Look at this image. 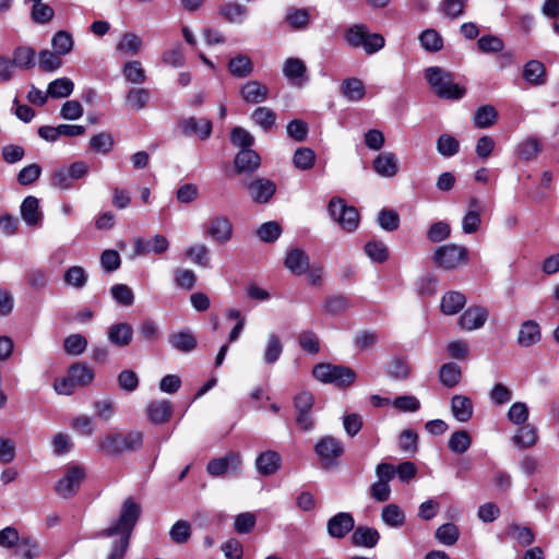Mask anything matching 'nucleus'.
I'll list each match as a JSON object with an SVG mask.
<instances>
[{
  "mask_svg": "<svg viewBox=\"0 0 559 559\" xmlns=\"http://www.w3.org/2000/svg\"><path fill=\"white\" fill-rule=\"evenodd\" d=\"M140 513V506L132 498H128L121 507L117 521L102 532V536L115 538L107 559H123Z\"/></svg>",
  "mask_w": 559,
  "mask_h": 559,
  "instance_id": "f257e3e1",
  "label": "nucleus"
},
{
  "mask_svg": "<svg viewBox=\"0 0 559 559\" xmlns=\"http://www.w3.org/2000/svg\"><path fill=\"white\" fill-rule=\"evenodd\" d=\"M425 78L430 87L440 98L460 99L466 93V90L463 86L454 82L453 75L450 72L439 67H430L426 69Z\"/></svg>",
  "mask_w": 559,
  "mask_h": 559,
  "instance_id": "f03ea898",
  "label": "nucleus"
},
{
  "mask_svg": "<svg viewBox=\"0 0 559 559\" xmlns=\"http://www.w3.org/2000/svg\"><path fill=\"white\" fill-rule=\"evenodd\" d=\"M142 443L143 435L140 431H130L126 435L109 433L99 440L98 450L106 455H118L139 450Z\"/></svg>",
  "mask_w": 559,
  "mask_h": 559,
  "instance_id": "7ed1b4c3",
  "label": "nucleus"
},
{
  "mask_svg": "<svg viewBox=\"0 0 559 559\" xmlns=\"http://www.w3.org/2000/svg\"><path fill=\"white\" fill-rule=\"evenodd\" d=\"M344 40L352 48L362 47L365 52L372 55L384 47V38L378 33L370 34L362 24H356L344 33Z\"/></svg>",
  "mask_w": 559,
  "mask_h": 559,
  "instance_id": "20e7f679",
  "label": "nucleus"
},
{
  "mask_svg": "<svg viewBox=\"0 0 559 559\" xmlns=\"http://www.w3.org/2000/svg\"><path fill=\"white\" fill-rule=\"evenodd\" d=\"M312 374L320 382L337 386L350 385L356 378L355 372L350 368L331 364H318L314 366Z\"/></svg>",
  "mask_w": 559,
  "mask_h": 559,
  "instance_id": "39448f33",
  "label": "nucleus"
},
{
  "mask_svg": "<svg viewBox=\"0 0 559 559\" xmlns=\"http://www.w3.org/2000/svg\"><path fill=\"white\" fill-rule=\"evenodd\" d=\"M433 261L443 270H455L467 263L468 250L466 247L455 243L440 246L433 252Z\"/></svg>",
  "mask_w": 559,
  "mask_h": 559,
  "instance_id": "423d86ee",
  "label": "nucleus"
},
{
  "mask_svg": "<svg viewBox=\"0 0 559 559\" xmlns=\"http://www.w3.org/2000/svg\"><path fill=\"white\" fill-rule=\"evenodd\" d=\"M328 211L333 221H335L345 231H354L359 223V214L354 206H349L341 198H332Z\"/></svg>",
  "mask_w": 559,
  "mask_h": 559,
  "instance_id": "0eeeda50",
  "label": "nucleus"
},
{
  "mask_svg": "<svg viewBox=\"0 0 559 559\" xmlns=\"http://www.w3.org/2000/svg\"><path fill=\"white\" fill-rule=\"evenodd\" d=\"M205 235L219 245H226L233 238L234 226L227 216H213L206 224Z\"/></svg>",
  "mask_w": 559,
  "mask_h": 559,
  "instance_id": "6e6552de",
  "label": "nucleus"
},
{
  "mask_svg": "<svg viewBox=\"0 0 559 559\" xmlns=\"http://www.w3.org/2000/svg\"><path fill=\"white\" fill-rule=\"evenodd\" d=\"M85 476L84 468L79 465L70 466L64 476L56 484V492L62 498L72 497L78 489Z\"/></svg>",
  "mask_w": 559,
  "mask_h": 559,
  "instance_id": "1a4fd4ad",
  "label": "nucleus"
},
{
  "mask_svg": "<svg viewBox=\"0 0 559 559\" xmlns=\"http://www.w3.org/2000/svg\"><path fill=\"white\" fill-rule=\"evenodd\" d=\"M241 456L239 453L229 452L225 456L215 457L206 465V472L212 477L223 476L227 472L237 473L241 467Z\"/></svg>",
  "mask_w": 559,
  "mask_h": 559,
  "instance_id": "9d476101",
  "label": "nucleus"
},
{
  "mask_svg": "<svg viewBox=\"0 0 559 559\" xmlns=\"http://www.w3.org/2000/svg\"><path fill=\"white\" fill-rule=\"evenodd\" d=\"M314 450L320 460L326 465H331L344 454L343 443L332 436L321 438L317 442Z\"/></svg>",
  "mask_w": 559,
  "mask_h": 559,
  "instance_id": "9b49d317",
  "label": "nucleus"
},
{
  "mask_svg": "<svg viewBox=\"0 0 559 559\" xmlns=\"http://www.w3.org/2000/svg\"><path fill=\"white\" fill-rule=\"evenodd\" d=\"M489 312L485 307L471 306L457 319V326L462 331H475L483 328Z\"/></svg>",
  "mask_w": 559,
  "mask_h": 559,
  "instance_id": "f8f14e48",
  "label": "nucleus"
},
{
  "mask_svg": "<svg viewBox=\"0 0 559 559\" xmlns=\"http://www.w3.org/2000/svg\"><path fill=\"white\" fill-rule=\"evenodd\" d=\"M169 248L168 239L163 235H155L150 239L138 237L134 239L133 255L162 254Z\"/></svg>",
  "mask_w": 559,
  "mask_h": 559,
  "instance_id": "ddd939ff",
  "label": "nucleus"
},
{
  "mask_svg": "<svg viewBox=\"0 0 559 559\" xmlns=\"http://www.w3.org/2000/svg\"><path fill=\"white\" fill-rule=\"evenodd\" d=\"M247 189L255 203H267L274 195L276 186L270 179L258 178L249 182Z\"/></svg>",
  "mask_w": 559,
  "mask_h": 559,
  "instance_id": "4468645a",
  "label": "nucleus"
},
{
  "mask_svg": "<svg viewBox=\"0 0 559 559\" xmlns=\"http://www.w3.org/2000/svg\"><path fill=\"white\" fill-rule=\"evenodd\" d=\"M326 526L328 533L331 537L343 538L347 533H349L354 528L355 521L350 513L340 512L328 521Z\"/></svg>",
  "mask_w": 559,
  "mask_h": 559,
  "instance_id": "2eb2a0df",
  "label": "nucleus"
},
{
  "mask_svg": "<svg viewBox=\"0 0 559 559\" xmlns=\"http://www.w3.org/2000/svg\"><path fill=\"white\" fill-rule=\"evenodd\" d=\"M374 171L384 178H392L399 173V160L393 152H382L372 162Z\"/></svg>",
  "mask_w": 559,
  "mask_h": 559,
  "instance_id": "dca6fc26",
  "label": "nucleus"
},
{
  "mask_svg": "<svg viewBox=\"0 0 559 559\" xmlns=\"http://www.w3.org/2000/svg\"><path fill=\"white\" fill-rule=\"evenodd\" d=\"M20 212L27 226L37 227L41 225L43 213L39 209V200L36 197H26L21 204Z\"/></svg>",
  "mask_w": 559,
  "mask_h": 559,
  "instance_id": "f3484780",
  "label": "nucleus"
},
{
  "mask_svg": "<svg viewBox=\"0 0 559 559\" xmlns=\"http://www.w3.org/2000/svg\"><path fill=\"white\" fill-rule=\"evenodd\" d=\"M542 340L540 325L535 320H526L521 323L518 332V344L521 347H530Z\"/></svg>",
  "mask_w": 559,
  "mask_h": 559,
  "instance_id": "a211bd4d",
  "label": "nucleus"
},
{
  "mask_svg": "<svg viewBox=\"0 0 559 559\" xmlns=\"http://www.w3.org/2000/svg\"><path fill=\"white\" fill-rule=\"evenodd\" d=\"M108 341L118 347H126L133 338V326L127 322L111 324L107 330Z\"/></svg>",
  "mask_w": 559,
  "mask_h": 559,
  "instance_id": "6ab92c4d",
  "label": "nucleus"
},
{
  "mask_svg": "<svg viewBox=\"0 0 559 559\" xmlns=\"http://www.w3.org/2000/svg\"><path fill=\"white\" fill-rule=\"evenodd\" d=\"M143 38L135 33H123L116 45V51L120 56H136L143 49Z\"/></svg>",
  "mask_w": 559,
  "mask_h": 559,
  "instance_id": "aec40b11",
  "label": "nucleus"
},
{
  "mask_svg": "<svg viewBox=\"0 0 559 559\" xmlns=\"http://www.w3.org/2000/svg\"><path fill=\"white\" fill-rule=\"evenodd\" d=\"M282 463V457L276 451H265L255 459L257 472L262 476H271L275 474Z\"/></svg>",
  "mask_w": 559,
  "mask_h": 559,
  "instance_id": "412c9836",
  "label": "nucleus"
},
{
  "mask_svg": "<svg viewBox=\"0 0 559 559\" xmlns=\"http://www.w3.org/2000/svg\"><path fill=\"white\" fill-rule=\"evenodd\" d=\"M284 264L295 275H304L309 270V257L301 249L295 248L287 252Z\"/></svg>",
  "mask_w": 559,
  "mask_h": 559,
  "instance_id": "4be33fe9",
  "label": "nucleus"
},
{
  "mask_svg": "<svg viewBox=\"0 0 559 559\" xmlns=\"http://www.w3.org/2000/svg\"><path fill=\"white\" fill-rule=\"evenodd\" d=\"M450 408L453 417L460 423H466L473 417L474 405L466 395L456 394L452 396Z\"/></svg>",
  "mask_w": 559,
  "mask_h": 559,
  "instance_id": "5701e85b",
  "label": "nucleus"
},
{
  "mask_svg": "<svg viewBox=\"0 0 559 559\" xmlns=\"http://www.w3.org/2000/svg\"><path fill=\"white\" fill-rule=\"evenodd\" d=\"M240 95L247 104H259L267 98L269 88L258 81H249L241 86Z\"/></svg>",
  "mask_w": 559,
  "mask_h": 559,
  "instance_id": "b1692460",
  "label": "nucleus"
},
{
  "mask_svg": "<svg viewBox=\"0 0 559 559\" xmlns=\"http://www.w3.org/2000/svg\"><path fill=\"white\" fill-rule=\"evenodd\" d=\"M186 134H195L201 140L207 139L212 133V122L205 118L190 117L180 123Z\"/></svg>",
  "mask_w": 559,
  "mask_h": 559,
  "instance_id": "393cba45",
  "label": "nucleus"
},
{
  "mask_svg": "<svg viewBox=\"0 0 559 559\" xmlns=\"http://www.w3.org/2000/svg\"><path fill=\"white\" fill-rule=\"evenodd\" d=\"M235 169L238 174L253 173L260 166L261 159L251 148L241 150L235 157Z\"/></svg>",
  "mask_w": 559,
  "mask_h": 559,
  "instance_id": "a878e982",
  "label": "nucleus"
},
{
  "mask_svg": "<svg viewBox=\"0 0 559 559\" xmlns=\"http://www.w3.org/2000/svg\"><path fill=\"white\" fill-rule=\"evenodd\" d=\"M306 64L298 58H288L283 66L284 75L295 85H302L306 81Z\"/></svg>",
  "mask_w": 559,
  "mask_h": 559,
  "instance_id": "bb28decb",
  "label": "nucleus"
},
{
  "mask_svg": "<svg viewBox=\"0 0 559 559\" xmlns=\"http://www.w3.org/2000/svg\"><path fill=\"white\" fill-rule=\"evenodd\" d=\"M512 441L520 449L534 447L538 441L536 427L531 424L522 425L512 437Z\"/></svg>",
  "mask_w": 559,
  "mask_h": 559,
  "instance_id": "cd10ccee",
  "label": "nucleus"
},
{
  "mask_svg": "<svg viewBox=\"0 0 559 559\" xmlns=\"http://www.w3.org/2000/svg\"><path fill=\"white\" fill-rule=\"evenodd\" d=\"M168 342L173 348L182 353H190L198 345L195 336L188 330L169 334Z\"/></svg>",
  "mask_w": 559,
  "mask_h": 559,
  "instance_id": "c85d7f7f",
  "label": "nucleus"
},
{
  "mask_svg": "<svg viewBox=\"0 0 559 559\" xmlns=\"http://www.w3.org/2000/svg\"><path fill=\"white\" fill-rule=\"evenodd\" d=\"M524 80L535 86H539L546 83V70L545 66L537 60H531L524 66L523 70Z\"/></svg>",
  "mask_w": 559,
  "mask_h": 559,
  "instance_id": "c756f323",
  "label": "nucleus"
},
{
  "mask_svg": "<svg viewBox=\"0 0 559 559\" xmlns=\"http://www.w3.org/2000/svg\"><path fill=\"white\" fill-rule=\"evenodd\" d=\"M379 539V532L376 528L367 526H358L352 535V542L354 545L367 548L374 547Z\"/></svg>",
  "mask_w": 559,
  "mask_h": 559,
  "instance_id": "7c9ffc66",
  "label": "nucleus"
},
{
  "mask_svg": "<svg viewBox=\"0 0 559 559\" xmlns=\"http://www.w3.org/2000/svg\"><path fill=\"white\" fill-rule=\"evenodd\" d=\"M381 520L392 528H400L405 524L406 516L400 506L390 503L382 508Z\"/></svg>",
  "mask_w": 559,
  "mask_h": 559,
  "instance_id": "2f4dec72",
  "label": "nucleus"
},
{
  "mask_svg": "<svg viewBox=\"0 0 559 559\" xmlns=\"http://www.w3.org/2000/svg\"><path fill=\"white\" fill-rule=\"evenodd\" d=\"M228 71L235 78L245 79L253 72V63L246 55H238L228 62Z\"/></svg>",
  "mask_w": 559,
  "mask_h": 559,
  "instance_id": "473e14b6",
  "label": "nucleus"
},
{
  "mask_svg": "<svg viewBox=\"0 0 559 559\" xmlns=\"http://www.w3.org/2000/svg\"><path fill=\"white\" fill-rule=\"evenodd\" d=\"M171 404L166 401H155L147 405L146 414L148 419L154 424H163L170 417Z\"/></svg>",
  "mask_w": 559,
  "mask_h": 559,
  "instance_id": "72a5a7b5",
  "label": "nucleus"
},
{
  "mask_svg": "<svg viewBox=\"0 0 559 559\" xmlns=\"http://www.w3.org/2000/svg\"><path fill=\"white\" fill-rule=\"evenodd\" d=\"M462 380V370L455 362H445L439 369V381L447 388L457 385Z\"/></svg>",
  "mask_w": 559,
  "mask_h": 559,
  "instance_id": "f704fd0d",
  "label": "nucleus"
},
{
  "mask_svg": "<svg viewBox=\"0 0 559 559\" xmlns=\"http://www.w3.org/2000/svg\"><path fill=\"white\" fill-rule=\"evenodd\" d=\"M122 74L128 83L141 85L145 83L146 72L139 60L127 61L122 67Z\"/></svg>",
  "mask_w": 559,
  "mask_h": 559,
  "instance_id": "c9c22d12",
  "label": "nucleus"
},
{
  "mask_svg": "<svg viewBox=\"0 0 559 559\" xmlns=\"http://www.w3.org/2000/svg\"><path fill=\"white\" fill-rule=\"evenodd\" d=\"M466 304L465 296L460 292H449L441 299V311L444 314H456Z\"/></svg>",
  "mask_w": 559,
  "mask_h": 559,
  "instance_id": "e433bc0d",
  "label": "nucleus"
},
{
  "mask_svg": "<svg viewBox=\"0 0 559 559\" xmlns=\"http://www.w3.org/2000/svg\"><path fill=\"white\" fill-rule=\"evenodd\" d=\"M283 353V343L278 335L271 333L263 349V361L267 365L275 364Z\"/></svg>",
  "mask_w": 559,
  "mask_h": 559,
  "instance_id": "4c0bfd02",
  "label": "nucleus"
},
{
  "mask_svg": "<svg viewBox=\"0 0 559 559\" xmlns=\"http://www.w3.org/2000/svg\"><path fill=\"white\" fill-rule=\"evenodd\" d=\"M248 10L237 2H228L219 7L218 14L229 23H242Z\"/></svg>",
  "mask_w": 559,
  "mask_h": 559,
  "instance_id": "58836bf2",
  "label": "nucleus"
},
{
  "mask_svg": "<svg viewBox=\"0 0 559 559\" xmlns=\"http://www.w3.org/2000/svg\"><path fill=\"white\" fill-rule=\"evenodd\" d=\"M251 120L264 131H270L275 127L276 114L269 107H258L252 111Z\"/></svg>",
  "mask_w": 559,
  "mask_h": 559,
  "instance_id": "ea45409f",
  "label": "nucleus"
},
{
  "mask_svg": "<svg viewBox=\"0 0 559 559\" xmlns=\"http://www.w3.org/2000/svg\"><path fill=\"white\" fill-rule=\"evenodd\" d=\"M25 281L33 292L39 293L48 286V273L45 269L33 267L26 271Z\"/></svg>",
  "mask_w": 559,
  "mask_h": 559,
  "instance_id": "a19ab883",
  "label": "nucleus"
},
{
  "mask_svg": "<svg viewBox=\"0 0 559 559\" xmlns=\"http://www.w3.org/2000/svg\"><path fill=\"white\" fill-rule=\"evenodd\" d=\"M342 94L349 102H358L365 97V85L362 81L357 78L347 79L342 84Z\"/></svg>",
  "mask_w": 559,
  "mask_h": 559,
  "instance_id": "79ce46f5",
  "label": "nucleus"
},
{
  "mask_svg": "<svg viewBox=\"0 0 559 559\" xmlns=\"http://www.w3.org/2000/svg\"><path fill=\"white\" fill-rule=\"evenodd\" d=\"M74 83L69 78H59L48 84L47 95L51 98H64L72 94Z\"/></svg>",
  "mask_w": 559,
  "mask_h": 559,
  "instance_id": "37998d69",
  "label": "nucleus"
},
{
  "mask_svg": "<svg viewBox=\"0 0 559 559\" xmlns=\"http://www.w3.org/2000/svg\"><path fill=\"white\" fill-rule=\"evenodd\" d=\"M86 271L79 265L70 266L63 274L64 284L75 289H82L87 283Z\"/></svg>",
  "mask_w": 559,
  "mask_h": 559,
  "instance_id": "c03bdc74",
  "label": "nucleus"
},
{
  "mask_svg": "<svg viewBox=\"0 0 559 559\" xmlns=\"http://www.w3.org/2000/svg\"><path fill=\"white\" fill-rule=\"evenodd\" d=\"M472 444V437L466 430L454 431L449 439V449L456 454L465 453Z\"/></svg>",
  "mask_w": 559,
  "mask_h": 559,
  "instance_id": "a18cd8bd",
  "label": "nucleus"
},
{
  "mask_svg": "<svg viewBox=\"0 0 559 559\" xmlns=\"http://www.w3.org/2000/svg\"><path fill=\"white\" fill-rule=\"evenodd\" d=\"M69 374L78 386H85L90 384L95 377L93 369L85 364H73L69 368Z\"/></svg>",
  "mask_w": 559,
  "mask_h": 559,
  "instance_id": "49530a36",
  "label": "nucleus"
},
{
  "mask_svg": "<svg viewBox=\"0 0 559 559\" xmlns=\"http://www.w3.org/2000/svg\"><path fill=\"white\" fill-rule=\"evenodd\" d=\"M467 0H441L439 3V12L444 16L455 20L465 13Z\"/></svg>",
  "mask_w": 559,
  "mask_h": 559,
  "instance_id": "de8ad7c7",
  "label": "nucleus"
},
{
  "mask_svg": "<svg viewBox=\"0 0 559 559\" xmlns=\"http://www.w3.org/2000/svg\"><path fill=\"white\" fill-rule=\"evenodd\" d=\"M150 99V92L143 87L130 88L126 95L127 105L134 110L143 109Z\"/></svg>",
  "mask_w": 559,
  "mask_h": 559,
  "instance_id": "09e8293b",
  "label": "nucleus"
},
{
  "mask_svg": "<svg viewBox=\"0 0 559 559\" xmlns=\"http://www.w3.org/2000/svg\"><path fill=\"white\" fill-rule=\"evenodd\" d=\"M87 344L84 335L75 333L64 338L63 348L68 355L79 356L86 350Z\"/></svg>",
  "mask_w": 559,
  "mask_h": 559,
  "instance_id": "8fccbe9b",
  "label": "nucleus"
},
{
  "mask_svg": "<svg viewBox=\"0 0 559 559\" xmlns=\"http://www.w3.org/2000/svg\"><path fill=\"white\" fill-rule=\"evenodd\" d=\"M162 61L164 64L173 68H181L185 66L186 57L183 48L180 43L175 44L169 49L165 50L162 55Z\"/></svg>",
  "mask_w": 559,
  "mask_h": 559,
  "instance_id": "3c124183",
  "label": "nucleus"
},
{
  "mask_svg": "<svg viewBox=\"0 0 559 559\" xmlns=\"http://www.w3.org/2000/svg\"><path fill=\"white\" fill-rule=\"evenodd\" d=\"M419 41H420L421 47L425 50L432 51V52L439 51L443 47L442 37L433 28L425 29L419 35Z\"/></svg>",
  "mask_w": 559,
  "mask_h": 559,
  "instance_id": "603ef678",
  "label": "nucleus"
},
{
  "mask_svg": "<svg viewBox=\"0 0 559 559\" xmlns=\"http://www.w3.org/2000/svg\"><path fill=\"white\" fill-rule=\"evenodd\" d=\"M209 253V248L203 243L188 247L185 251V254L188 259H190L197 265L203 267H207L210 265Z\"/></svg>",
  "mask_w": 559,
  "mask_h": 559,
  "instance_id": "864d4df0",
  "label": "nucleus"
},
{
  "mask_svg": "<svg viewBox=\"0 0 559 559\" xmlns=\"http://www.w3.org/2000/svg\"><path fill=\"white\" fill-rule=\"evenodd\" d=\"M316 154L311 148L300 147L296 150L293 156L294 166L300 170H308L313 167Z\"/></svg>",
  "mask_w": 559,
  "mask_h": 559,
  "instance_id": "5fc2aeb1",
  "label": "nucleus"
},
{
  "mask_svg": "<svg viewBox=\"0 0 559 559\" xmlns=\"http://www.w3.org/2000/svg\"><path fill=\"white\" fill-rule=\"evenodd\" d=\"M460 150L459 141L450 134H441L437 140V151L444 157L454 156Z\"/></svg>",
  "mask_w": 559,
  "mask_h": 559,
  "instance_id": "6e6d98bb",
  "label": "nucleus"
},
{
  "mask_svg": "<svg viewBox=\"0 0 559 559\" xmlns=\"http://www.w3.org/2000/svg\"><path fill=\"white\" fill-rule=\"evenodd\" d=\"M497 111L492 106L485 105L477 109L474 115V124L477 128H488L496 122Z\"/></svg>",
  "mask_w": 559,
  "mask_h": 559,
  "instance_id": "4d7b16f0",
  "label": "nucleus"
},
{
  "mask_svg": "<svg viewBox=\"0 0 559 559\" xmlns=\"http://www.w3.org/2000/svg\"><path fill=\"white\" fill-rule=\"evenodd\" d=\"M507 416L515 426L525 425L530 416L528 406L523 402H515L510 406Z\"/></svg>",
  "mask_w": 559,
  "mask_h": 559,
  "instance_id": "13d9d810",
  "label": "nucleus"
},
{
  "mask_svg": "<svg viewBox=\"0 0 559 559\" xmlns=\"http://www.w3.org/2000/svg\"><path fill=\"white\" fill-rule=\"evenodd\" d=\"M542 150L540 142L536 138H528L518 145V154L522 159L530 160L539 154Z\"/></svg>",
  "mask_w": 559,
  "mask_h": 559,
  "instance_id": "bf43d9fd",
  "label": "nucleus"
},
{
  "mask_svg": "<svg viewBox=\"0 0 559 559\" xmlns=\"http://www.w3.org/2000/svg\"><path fill=\"white\" fill-rule=\"evenodd\" d=\"M51 46L58 55H67L73 48L72 36L66 31H59L53 35Z\"/></svg>",
  "mask_w": 559,
  "mask_h": 559,
  "instance_id": "052dcab7",
  "label": "nucleus"
},
{
  "mask_svg": "<svg viewBox=\"0 0 559 559\" xmlns=\"http://www.w3.org/2000/svg\"><path fill=\"white\" fill-rule=\"evenodd\" d=\"M509 535L519 543V545L526 547L534 543L535 535L530 527L512 524L509 527Z\"/></svg>",
  "mask_w": 559,
  "mask_h": 559,
  "instance_id": "680f3d73",
  "label": "nucleus"
},
{
  "mask_svg": "<svg viewBox=\"0 0 559 559\" xmlns=\"http://www.w3.org/2000/svg\"><path fill=\"white\" fill-rule=\"evenodd\" d=\"M459 528L453 523H445L436 531V538L439 543L447 546L454 545L459 539Z\"/></svg>",
  "mask_w": 559,
  "mask_h": 559,
  "instance_id": "e2e57ef3",
  "label": "nucleus"
},
{
  "mask_svg": "<svg viewBox=\"0 0 559 559\" xmlns=\"http://www.w3.org/2000/svg\"><path fill=\"white\" fill-rule=\"evenodd\" d=\"M366 254L373 261L382 263L389 257L388 247L382 241L371 240L365 245Z\"/></svg>",
  "mask_w": 559,
  "mask_h": 559,
  "instance_id": "0e129e2a",
  "label": "nucleus"
},
{
  "mask_svg": "<svg viewBox=\"0 0 559 559\" xmlns=\"http://www.w3.org/2000/svg\"><path fill=\"white\" fill-rule=\"evenodd\" d=\"M171 540L176 544L187 543L191 536V525L188 521H177L169 531Z\"/></svg>",
  "mask_w": 559,
  "mask_h": 559,
  "instance_id": "69168bd1",
  "label": "nucleus"
},
{
  "mask_svg": "<svg viewBox=\"0 0 559 559\" xmlns=\"http://www.w3.org/2000/svg\"><path fill=\"white\" fill-rule=\"evenodd\" d=\"M15 67L28 69L35 64V50L29 47H19L13 52Z\"/></svg>",
  "mask_w": 559,
  "mask_h": 559,
  "instance_id": "338daca9",
  "label": "nucleus"
},
{
  "mask_svg": "<svg viewBox=\"0 0 559 559\" xmlns=\"http://www.w3.org/2000/svg\"><path fill=\"white\" fill-rule=\"evenodd\" d=\"M138 333L143 342H156L159 338V326L154 320L146 319L139 325Z\"/></svg>",
  "mask_w": 559,
  "mask_h": 559,
  "instance_id": "774afa93",
  "label": "nucleus"
}]
</instances>
